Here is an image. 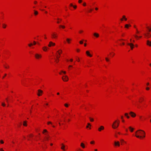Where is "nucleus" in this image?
Masks as SVG:
<instances>
[{
	"label": "nucleus",
	"instance_id": "nucleus-1",
	"mask_svg": "<svg viewBox=\"0 0 151 151\" xmlns=\"http://www.w3.org/2000/svg\"><path fill=\"white\" fill-rule=\"evenodd\" d=\"M119 123V121L116 120L113 123L112 125V127L114 129H115L118 127Z\"/></svg>",
	"mask_w": 151,
	"mask_h": 151
},
{
	"label": "nucleus",
	"instance_id": "nucleus-2",
	"mask_svg": "<svg viewBox=\"0 0 151 151\" xmlns=\"http://www.w3.org/2000/svg\"><path fill=\"white\" fill-rule=\"evenodd\" d=\"M138 131H142V132H143V134H144L142 136H139V135H136V136L137 137V138H142V137H145V132L142 130H140V129H139V130H137V132Z\"/></svg>",
	"mask_w": 151,
	"mask_h": 151
},
{
	"label": "nucleus",
	"instance_id": "nucleus-3",
	"mask_svg": "<svg viewBox=\"0 0 151 151\" xmlns=\"http://www.w3.org/2000/svg\"><path fill=\"white\" fill-rule=\"evenodd\" d=\"M35 57L37 59H39L42 57V55L40 54L36 53L35 55Z\"/></svg>",
	"mask_w": 151,
	"mask_h": 151
},
{
	"label": "nucleus",
	"instance_id": "nucleus-4",
	"mask_svg": "<svg viewBox=\"0 0 151 151\" xmlns=\"http://www.w3.org/2000/svg\"><path fill=\"white\" fill-rule=\"evenodd\" d=\"M62 79L64 81H68V78L67 76H63L62 77Z\"/></svg>",
	"mask_w": 151,
	"mask_h": 151
},
{
	"label": "nucleus",
	"instance_id": "nucleus-5",
	"mask_svg": "<svg viewBox=\"0 0 151 151\" xmlns=\"http://www.w3.org/2000/svg\"><path fill=\"white\" fill-rule=\"evenodd\" d=\"M38 93L37 94V95L38 96H40L42 95V94L43 93V91L41 90H38Z\"/></svg>",
	"mask_w": 151,
	"mask_h": 151
},
{
	"label": "nucleus",
	"instance_id": "nucleus-6",
	"mask_svg": "<svg viewBox=\"0 0 151 151\" xmlns=\"http://www.w3.org/2000/svg\"><path fill=\"white\" fill-rule=\"evenodd\" d=\"M129 114L131 116L133 117H135L136 116V114L132 111L130 112Z\"/></svg>",
	"mask_w": 151,
	"mask_h": 151
},
{
	"label": "nucleus",
	"instance_id": "nucleus-7",
	"mask_svg": "<svg viewBox=\"0 0 151 151\" xmlns=\"http://www.w3.org/2000/svg\"><path fill=\"white\" fill-rule=\"evenodd\" d=\"M55 45V44L54 43L52 42H50L49 44L48 45V46L49 47H50L52 46H54Z\"/></svg>",
	"mask_w": 151,
	"mask_h": 151
},
{
	"label": "nucleus",
	"instance_id": "nucleus-8",
	"mask_svg": "<svg viewBox=\"0 0 151 151\" xmlns=\"http://www.w3.org/2000/svg\"><path fill=\"white\" fill-rule=\"evenodd\" d=\"M127 45H129L130 46L131 49L132 50L133 49V48L134 47V44H133L132 43H128Z\"/></svg>",
	"mask_w": 151,
	"mask_h": 151
},
{
	"label": "nucleus",
	"instance_id": "nucleus-9",
	"mask_svg": "<svg viewBox=\"0 0 151 151\" xmlns=\"http://www.w3.org/2000/svg\"><path fill=\"white\" fill-rule=\"evenodd\" d=\"M104 129V127L102 126H101L100 127L98 128V131L99 132H101V130H103Z\"/></svg>",
	"mask_w": 151,
	"mask_h": 151
},
{
	"label": "nucleus",
	"instance_id": "nucleus-10",
	"mask_svg": "<svg viewBox=\"0 0 151 151\" xmlns=\"http://www.w3.org/2000/svg\"><path fill=\"white\" fill-rule=\"evenodd\" d=\"M147 45L150 46H151V41L149 40L147 41Z\"/></svg>",
	"mask_w": 151,
	"mask_h": 151
},
{
	"label": "nucleus",
	"instance_id": "nucleus-11",
	"mask_svg": "<svg viewBox=\"0 0 151 151\" xmlns=\"http://www.w3.org/2000/svg\"><path fill=\"white\" fill-rule=\"evenodd\" d=\"M144 35L145 36L147 37L148 38H150L151 36L150 35V34L149 33H147V34H144Z\"/></svg>",
	"mask_w": 151,
	"mask_h": 151
},
{
	"label": "nucleus",
	"instance_id": "nucleus-12",
	"mask_svg": "<svg viewBox=\"0 0 151 151\" xmlns=\"http://www.w3.org/2000/svg\"><path fill=\"white\" fill-rule=\"evenodd\" d=\"M60 52H59V51H58L57 52L58 53V54H59V55H57V58L58 59L60 57V55L61 54V53L62 52V51L61 50H60Z\"/></svg>",
	"mask_w": 151,
	"mask_h": 151
},
{
	"label": "nucleus",
	"instance_id": "nucleus-13",
	"mask_svg": "<svg viewBox=\"0 0 151 151\" xmlns=\"http://www.w3.org/2000/svg\"><path fill=\"white\" fill-rule=\"evenodd\" d=\"M114 144L115 146H120V143L119 141L115 142Z\"/></svg>",
	"mask_w": 151,
	"mask_h": 151
},
{
	"label": "nucleus",
	"instance_id": "nucleus-14",
	"mask_svg": "<svg viewBox=\"0 0 151 151\" xmlns=\"http://www.w3.org/2000/svg\"><path fill=\"white\" fill-rule=\"evenodd\" d=\"M86 53L87 55L89 56L90 57H91L92 56V55L90 54L89 52L88 51H86Z\"/></svg>",
	"mask_w": 151,
	"mask_h": 151
},
{
	"label": "nucleus",
	"instance_id": "nucleus-15",
	"mask_svg": "<svg viewBox=\"0 0 151 151\" xmlns=\"http://www.w3.org/2000/svg\"><path fill=\"white\" fill-rule=\"evenodd\" d=\"M52 38H56L57 37V35L55 33H53L52 35Z\"/></svg>",
	"mask_w": 151,
	"mask_h": 151
},
{
	"label": "nucleus",
	"instance_id": "nucleus-16",
	"mask_svg": "<svg viewBox=\"0 0 151 151\" xmlns=\"http://www.w3.org/2000/svg\"><path fill=\"white\" fill-rule=\"evenodd\" d=\"M93 35L94 36L96 37H98L99 36V35L97 33H95L93 34Z\"/></svg>",
	"mask_w": 151,
	"mask_h": 151
},
{
	"label": "nucleus",
	"instance_id": "nucleus-17",
	"mask_svg": "<svg viewBox=\"0 0 151 151\" xmlns=\"http://www.w3.org/2000/svg\"><path fill=\"white\" fill-rule=\"evenodd\" d=\"M61 145H62V146L61 147V149L64 151H65V146L63 144H62Z\"/></svg>",
	"mask_w": 151,
	"mask_h": 151
},
{
	"label": "nucleus",
	"instance_id": "nucleus-18",
	"mask_svg": "<svg viewBox=\"0 0 151 151\" xmlns=\"http://www.w3.org/2000/svg\"><path fill=\"white\" fill-rule=\"evenodd\" d=\"M42 49L43 51H46L47 50V48L46 47H42Z\"/></svg>",
	"mask_w": 151,
	"mask_h": 151
},
{
	"label": "nucleus",
	"instance_id": "nucleus-19",
	"mask_svg": "<svg viewBox=\"0 0 151 151\" xmlns=\"http://www.w3.org/2000/svg\"><path fill=\"white\" fill-rule=\"evenodd\" d=\"M129 26H131V25L130 24H126L125 25V27L126 28H128Z\"/></svg>",
	"mask_w": 151,
	"mask_h": 151
},
{
	"label": "nucleus",
	"instance_id": "nucleus-20",
	"mask_svg": "<svg viewBox=\"0 0 151 151\" xmlns=\"http://www.w3.org/2000/svg\"><path fill=\"white\" fill-rule=\"evenodd\" d=\"M27 121H24L23 122V125L25 126H27Z\"/></svg>",
	"mask_w": 151,
	"mask_h": 151
},
{
	"label": "nucleus",
	"instance_id": "nucleus-21",
	"mask_svg": "<svg viewBox=\"0 0 151 151\" xmlns=\"http://www.w3.org/2000/svg\"><path fill=\"white\" fill-rule=\"evenodd\" d=\"M34 14L35 15H37L38 14V12L37 11H36L35 10H34Z\"/></svg>",
	"mask_w": 151,
	"mask_h": 151
},
{
	"label": "nucleus",
	"instance_id": "nucleus-22",
	"mask_svg": "<svg viewBox=\"0 0 151 151\" xmlns=\"http://www.w3.org/2000/svg\"><path fill=\"white\" fill-rule=\"evenodd\" d=\"M81 147H82L83 148H84L85 147L84 145V144L83 143H81Z\"/></svg>",
	"mask_w": 151,
	"mask_h": 151
},
{
	"label": "nucleus",
	"instance_id": "nucleus-23",
	"mask_svg": "<svg viewBox=\"0 0 151 151\" xmlns=\"http://www.w3.org/2000/svg\"><path fill=\"white\" fill-rule=\"evenodd\" d=\"M122 17L124 19L125 21H126L127 20V18H126V17L125 15L123 16Z\"/></svg>",
	"mask_w": 151,
	"mask_h": 151
},
{
	"label": "nucleus",
	"instance_id": "nucleus-24",
	"mask_svg": "<svg viewBox=\"0 0 151 151\" xmlns=\"http://www.w3.org/2000/svg\"><path fill=\"white\" fill-rule=\"evenodd\" d=\"M129 129L130 130L131 132H133V130H134L133 128H132L131 127H129Z\"/></svg>",
	"mask_w": 151,
	"mask_h": 151
},
{
	"label": "nucleus",
	"instance_id": "nucleus-25",
	"mask_svg": "<svg viewBox=\"0 0 151 151\" xmlns=\"http://www.w3.org/2000/svg\"><path fill=\"white\" fill-rule=\"evenodd\" d=\"M71 40L70 39H69V38H67V39H66V40L67 41V42H68V43H70V41Z\"/></svg>",
	"mask_w": 151,
	"mask_h": 151
},
{
	"label": "nucleus",
	"instance_id": "nucleus-26",
	"mask_svg": "<svg viewBox=\"0 0 151 151\" xmlns=\"http://www.w3.org/2000/svg\"><path fill=\"white\" fill-rule=\"evenodd\" d=\"M138 131L137 132V131L136 132V135H138V134H139V133H138L137 134V132H138ZM139 134H143V133H142L141 132H140L139 133Z\"/></svg>",
	"mask_w": 151,
	"mask_h": 151
},
{
	"label": "nucleus",
	"instance_id": "nucleus-27",
	"mask_svg": "<svg viewBox=\"0 0 151 151\" xmlns=\"http://www.w3.org/2000/svg\"><path fill=\"white\" fill-rule=\"evenodd\" d=\"M60 27H62L63 28V29H64L65 28V27L64 26H63V25H60Z\"/></svg>",
	"mask_w": 151,
	"mask_h": 151
},
{
	"label": "nucleus",
	"instance_id": "nucleus-28",
	"mask_svg": "<svg viewBox=\"0 0 151 151\" xmlns=\"http://www.w3.org/2000/svg\"><path fill=\"white\" fill-rule=\"evenodd\" d=\"M89 119H90V120L91 122H92L94 120H93V119L91 118V117H89Z\"/></svg>",
	"mask_w": 151,
	"mask_h": 151
},
{
	"label": "nucleus",
	"instance_id": "nucleus-29",
	"mask_svg": "<svg viewBox=\"0 0 151 151\" xmlns=\"http://www.w3.org/2000/svg\"><path fill=\"white\" fill-rule=\"evenodd\" d=\"M147 28L148 29L149 32H150L151 31V29L148 27H147Z\"/></svg>",
	"mask_w": 151,
	"mask_h": 151
},
{
	"label": "nucleus",
	"instance_id": "nucleus-30",
	"mask_svg": "<svg viewBox=\"0 0 151 151\" xmlns=\"http://www.w3.org/2000/svg\"><path fill=\"white\" fill-rule=\"evenodd\" d=\"M64 106H65L66 107H68V104H64Z\"/></svg>",
	"mask_w": 151,
	"mask_h": 151
},
{
	"label": "nucleus",
	"instance_id": "nucleus-31",
	"mask_svg": "<svg viewBox=\"0 0 151 151\" xmlns=\"http://www.w3.org/2000/svg\"><path fill=\"white\" fill-rule=\"evenodd\" d=\"M32 45H33L32 44V43H31L29 44H28V46H29V47H31L32 46Z\"/></svg>",
	"mask_w": 151,
	"mask_h": 151
},
{
	"label": "nucleus",
	"instance_id": "nucleus-32",
	"mask_svg": "<svg viewBox=\"0 0 151 151\" xmlns=\"http://www.w3.org/2000/svg\"><path fill=\"white\" fill-rule=\"evenodd\" d=\"M105 60H106V61L107 62H108L109 61V59H108V58H105Z\"/></svg>",
	"mask_w": 151,
	"mask_h": 151
},
{
	"label": "nucleus",
	"instance_id": "nucleus-33",
	"mask_svg": "<svg viewBox=\"0 0 151 151\" xmlns=\"http://www.w3.org/2000/svg\"><path fill=\"white\" fill-rule=\"evenodd\" d=\"M6 27V25L5 24H3V27L4 28H5Z\"/></svg>",
	"mask_w": 151,
	"mask_h": 151
},
{
	"label": "nucleus",
	"instance_id": "nucleus-34",
	"mask_svg": "<svg viewBox=\"0 0 151 151\" xmlns=\"http://www.w3.org/2000/svg\"><path fill=\"white\" fill-rule=\"evenodd\" d=\"M47 132V130L45 129H44V130H43V133H44V132Z\"/></svg>",
	"mask_w": 151,
	"mask_h": 151
},
{
	"label": "nucleus",
	"instance_id": "nucleus-35",
	"mask_svg": "<svg viewBox=\"0 0 151 151\" xmlns=\"http://www.w3.org/2000/svg\"><path fill=\"white\" fill-rule=\"evenodd\" d=\"M2 105L3 106H5V104L4 103H2Z\"/></svg>",
	"mask_w": 151,
	"mask_h": 151
},
{
	"label": "nucleus",
	"instance_id": "nucleus-36",
	"mask_svg": "<svg viewBox=\"0 0 151 151\" xmlns=\"http://www.w3.org/2000/svg\"><path fill=\"white\" fill-rule=\"evenodd\" d=\"M94 143V141H92L90 142V143L91 144H93Z\"/></svg>",
	"mask_w": 151,
	"mask_h": 151
},
{
	"label": "nucleus",
	"instance_id": "nucleus-37",
	"mask_svg": "<svg viewBox=\"0 0 151 151\" xmlns=\"http://www.w3.org/2000/svg\"><path fill=\"white\" fill-rule=\"evenodd\" d=\"M0 142L1 144H3L4 143V142L2 140H1L0 141Z\"/></svg>",
	"mask_w": 151,
	"mask_h": 151
},
{
	"label": "nucleus",
	"instance_id": "nucleus-38",
	"mask_svg": "<svg viewBox=\"0 0 151 151\" xmlns=\"http://www.w3.org/2000/svg\"><path fill=\"white\" fill-rule=\"evenodd\" d=\"M47 124H52V122H47Z\"/></svg>",
	"mask_w": 151,
	"mask_h": 151
},
{
	"label": "nucleus",
	"instance_id": "nucleus-39",
	"mask_svg": "<svg viewBox=\"0 0 151 151\" xmlns=\"http://www.w3.org/2000/svg\"><path fill=\"white\" fill-rule=\"evenodd\" d=\"M82 0H79L78 1V2L80 3H81L82 2Z\"/></svg>",
	"mask_w": 151,
	"mask_h": 151
},
{
	"label": "nucleus",
	"instance_id": "nucleus-40",
	"mask_svg": "<svg viewBox=\"0 0 151 151\" xmlns=\"http://www.w3.org/2000/svg\"><path fill=\"white\" fill-rule=\"evenodd\" d=\"M125 116L127 117V116H128V114L127 113H125Z\"/></svg>",
	"mask_w": 151,
	"mask_h": 151
},
{
	"label": "nucleus",
	"instance_id": "nucleus-41",
	"mask_svg": "<svg viewBox=\"0 0 151 151\" xmlns=\"http://www.w3.org/2000/svg\"><path fill=\"white\" fill-rule=\"evenodd\" d=\"M83 41H80V44H82L83 43Z\"/></svg>",
	"mask_w": 151,
	"mask_h": 151
},
{
	"label": "nucleus",
	"instance_id": "nucleus-42",
	"mask_svg": "<svg viewBox=\"0 0 151 151\" xmlns=\"http://www.w3.org/2000/svg\"><path fill=\"white\" fill-rule=\"evenodd\" d=\"M73 7L75 9H76L77 8L76 6H73Z\"/></svg>",
	"mask_w": 151,
	"mask_h": 151
},
{
	"label": "nucleus",
	"instance_id": "nucleus-43",
	"mask_svg": "<svg viewBox=\"0 0 151 151\" xmlns=\"http://www.w3.org/2000/svg\"><path fill=\"white\" fill-rule=\"evenodd\" d=\"M146 90H149V87H147L146 88Z\"/></svg>",
	"mask_w": 151,
	"mask_h": 151
},
{
	"label": "nucleus",
	"instance_id": "nucleus-44",
	"mask_svg": "<svg viewBox=\"0 0 151 151\" xmlns=\"http://www.w3.org/2000/svg\"><path fill=\"white\" fill-rule=\"evenodd\" d=\"M0 151H4L2 148H1L0 149Z\"/></svg>",
	"mask_w": 151,
	"mask_h": 151
},
{
	"label": "nucleus",
	"instance_id": "nucleus-45",
	"mask_svg": "<svg viewBox=\"0 0 151 151\" xmlns=\"http://www.w3.org/2000/svg\"><path fill=\"white\" fill-rule=\"evenodd\" d=\"M134 36L137 38L138 37L137 35H134Z\"/></svg>",
	"mask_w": 151,
	"mask_h": 151
},
{
	"label": "nucleus",
	"instance_id": "nucleus-46",
	"mask_svg": "<svg viewBox=\"0 0 151 151\" xmlns=\"http://www.w3.org/2000/svg\"><path fill=\"white\" fill-rule=\"evenodd\" d=\"M36 44V42L35 41H33V44L35 45Z\"/></svg>",
	"mask_w": 151,
	"mask_h": 151
},
{
	"label": "nucleus",
	"instance_id": "nucleus-47",
	"mask_svg": "<svg viewBox=\"0 0 151 151\" xmlns=\"http://www.w3.org/2000/svg\"><path fill=\"white\" fill-rule=\"evenodd\" d=\"M83 6H86V3L84 2L83 3Z\"/></svg>",
	"mask_w": 151,
	"mask_h": 151
},
{
	"label": "nucleus",
	"instance_id": "nucleus-48",
	"mask_svg": "<svg viewBox=\"0 0 151 151\" xmlns=\"http://www.w3.org/2000/svg\"><path fill=\"white\" fill-rule=\"evenodd\" d=\"M92 10L91 9H90L89 11V12H91L92 11Z\"/></svg>",
	"mask_w": 151,
	"mask_h": 151
},
{
	"label": "nucleus",
	"instance_id": "nucleus-49",
	"mask_svg": "<svg viewBox=\"0 0 151 151\" xmlns=\"http://www.w3.org/2000/svg\"><path fill=\"white\" fill-rule=\"evenodd\" d=\"M6 75V74H5L4 75V76L2 78H4L5 76Z\"/></svg>",
	"mask_w": 151,
	"mask_h": 151
},
{
	"label": "nucleus",
	"instance_id": "nucleus-50",
	"mask_svg": "<svg viewBox=\"0 0 151 151\" xmlns=\"http://www.w3.org/2000/svg\"><path fill=\"white\" fill-rule=\"evenodd\" d=\"M46 139L47 140H48V139H49V137H46Z\"/></svg>",
	"mask_w": 151,
	"mask_h": 151
},
{
	"label": "nucleus",
	"instance_id": "nucleus-51",
	"mask_svg": "<svg viewBox=\"0 0 151 151\" xmlns=\"http://www.w3.org/2000/svg\"><path fill=\"white\" fill-rule=\"evenodd\" d=\"M37 1H34V3L35 4H37Z\"/></svg>",
	"mask_w": 151,
	"mask_h": 151
},
{
	"label": "nucleus",
	"instance_id": "nucleus-52",
	"mask_svg": "<svg viewBox=\"0 0 151 151\" xmlns=\"http://www.w3.org/2000/svg\"><path fill=\"white\" fill-rule=\"evenodd\" d=\"M4 66V67H5V68H9V66Z\"/></svg>",
	"mask_w": 151,
	"mask_h": 151
},
{
	"label": "nucleus",
	"instance_id": "nucleus-53",
	"mask_svg": "<svg viewBox=\"0 0 151 151\" xmlns=\"http://www.w3.org/2000/svg\"><path fill=\"white\" fill-rule=\"evenodd\" d=\"M139 33V31L137 30V33Z\"/></svg>",
	"mask_w": 151,
	"mask_h": 151
},
{
	"label": "nucleus",
	"instance_id": "nucleus-54",
	"mask_svg": "<svg viewBox=\"0 0 151 151\" xmlns=\"http://www.w3.org/2000/svg\"><path fill=\"white\" fill-rule=\"evenodd\" d=\"M123 19H124L123 18H121L120 19V20L122 21L123 20Z\"/></svg>",
	"mask_w": 151,
	"mask_h": 151
},
{
	"label": "nucleus",
	"instance_id": "nucleus-55",
	"mask_svg": "<svg viewBox=\"0 0 151 151\" xmlns=\"http://www.w3.org/2000/svg\"><path fill=\"white\" fill-rule=\"evenodd\" d=\"M70 61L71 62H72V61H73V59H70Z\"/></svg>",
	"mask_w": 151,
	"mask_h": 151
},
{
	"label": "nucleus",
	"instance_id": "nucleus-56",
	"mask_svg": "<svg viewBox=\"0 0 151 151\" xmlns=\"http://www.w3.org/2000/svg\"><path fill=\"white\" fill-rule=\"evenodd\" d=\"M83 32V31H82V30H81V31H79V32H80V33H81V32Z\"/></svg>",
	"mask_w": 151,
	"mask_h": 151
},
{
	"label": "nucleus",
	"instance_id": "nucleus-57",
	"mask_svg": "<svg viewBox=\"0 0 151 151\" xmlns=\"http://www.w3.org/2000/svg\"><path fill=\"white\" fill-rule=\"evenodd\" d=\"M149 85V83H147V85L148 86Z\"/></svg>",
	"mask_w": 151,
	"mask_h": 151
},
{
	"label": "nucleus",
	"instance_id": "nucleus-58",
	"mask_svg": "<svg viewBox=\"0 0 151 151\" xmlns=\"http://www.w3.org/2000/svg\"><path fill=\"white\" fill-rule=\"evenodd\" d=\"M121 141L122 142H124V140L123 139H121Z\"/></svg>",
	"mask_w": 151,
	"mask_h": 151
},
{
	"label": "nucleus",
	"instance_id": "nucleus-59",
	"mask_svg": "<svg viewBox=\"0 0 151 151\" xmlns=\"http://www.w3.org/2000/svg\"><path fill=\"white\" fill-rule=\"evenodd\" d=\"M62 72L64 74L66 73V72L65 71H62Z\"/></svg>",
	"mask_w": 151,
	"mask_h": 151
},
{
	"label": "nucleus",
	"instance_id": "nucleus-60",
	"mask_svg": "<svg viewBox=\"0 0 151 151\" xmlns=\"http://www.w3.org/2000/svg\"><path fill=\"white\" fill-rule=\"evenodd\" d=\"M70 6H73V5L72 4H70Z\"/></svg>",
	"mask_w": 151,
	"mask_h": 151
},
{
	"label": "nucleus",
	"instance_id": "nucleus-61",
	"mask_svg": "<svg viewBox=\"0 0 151 151\" xmlns=\"http://www.w3.org/2000/svg\"><path fill=\"white\" fill-rule=\"evenodd\" d=\"M88 125H89V126H91V125L89 123H88Z\"/></svg>",
	"mask_w": 151,
	"mask_h": 151
},
{
	"label": "nucleus",
	"instance_id": "nucleus-62",
	"mask_svg": "<svg viewBox=\"0 0 151 151\" xmlns=\"http://www.w3.org/2000/svg\"><path fill=\"white\" fill-rule=\"evenodd\" d=\"M57 95H59L60 94V93L59 92H58L57 93Z\"/></svg>",
	"mask_w": 151,
	"mask_h": 151
},
{
	"label": "nucleus",
	"instance_id": "nucleus-63",
	"mask_svg": "<svg viewBox=\"0 0 151 151\" xmlns=\"http://www.w3.org/2000/svg\"><path fill=\"white\" fill-rule=\"evenodd\" d=\"M77 51L78 52H79V49H77Z\"/></svg>",
	"mask_w": 151,
	"mask_h": 151
},
{
	"label": "nucleus",
	"instance_id": "nucleus-64",
	"mask_svg": "<svg viewBox=\"0 0 151 151\" xmlns=\"http://www.w3.org/2000/svg\"><path fill=\"white\" fill-rule=\"evenodd\" d=\"M127 118H129V116H127Z\"/></svg>",
	"mask_w": 151,
	"mask_h": 151
}]
</instances>
